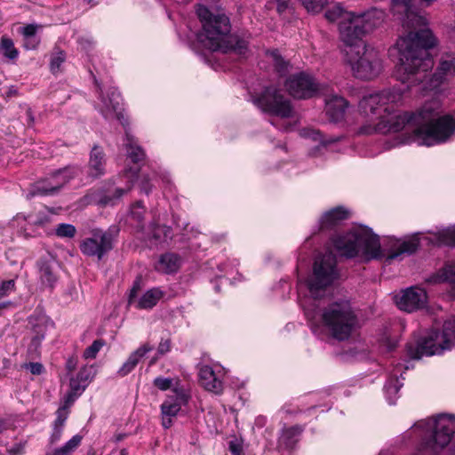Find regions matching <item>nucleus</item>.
<instances>
[{
    "label": "nucleus",
    "mask_w": 455,
    "mask_h": 455,
    "mask_svg": "<svg viewBox=\"0 0 455 455\" xmlns=\"http://www.w3.org/2000/svg\"><path fill=\"white\" fill-rule=\"evenodd\" d=\"M39 26L35 24H28L20 28V33L23 37L36 36V32Z\"/></svg>",
    "instance_id": "09e8293b"
},
{
    "label": "nucleus",
    "mask_w": 455,
    "mask_h": 455,
    "mask_svg": "<svg viewBox=\"0 0 455 455\" xmlns=\"http://www.w3.org/2000/svg\"><path fill=\"white\" fill-rule=\"evenodd\" d=\"M77 362H78V360L75 356H71L67 360L66 368L68 372H72L73 371L76 370V368L77 366Z\"/></svg>",
    "instance_id": "bf43d9fd"
},
{
    "label": "nucleus",
    "mask_w": 455,
    "mask_h": 455,
    "mask_svg": "<svg viewBox=\"0 0 455 455\" xmlns=\"http://www.w3.org/2000/svg\"><path fill=\"white\" fill-rule=\"evenodd\" d=\"M403 369L404 371L408 370L409 365H405L404 367L402 366L401 363H397L396 365H395L394 369L389 373L387 381L384 386L385 397L390 405L395 404L397 399L399 398V391L403 384L399 379L398 374H400V377L402 378V379H403L402 371Z\"/></svg>",
    "instance_id": "aec40b11"
},
{
    "label": "nucleus",
    "mask_w": 455,
    "mask_h": 455,
    "mask_svg": "<svg viewBox=\"0 0 455 455\" xmlns=\"http://www.w3.org/2000/svg\"><path fill=\"white\" fill-rule=\"evenodd\" d=\"M396 345H397V340L390 339V338H387L384 340V344H383V346L385 347V348L387 352L393 351L395 348Z\"/></svg>",
    "instance_id": "052dcab7"
},
{
    "label": "nucleus",
    "mask_w": 455,
    "mask_h": 455,
    "mask_svg": "<svg viewBox=\"0 0 455 455\" xmlns=\"http://www.w3.org/2000/svg\"><path fill=\"white\" fill-rule=\"evenodd\" d=\"M15 287L14 279L0 281V299L13 292L15 291Z\"/></svg>",
    "instance_id": "a19ab883"
},
{
    "label": "nucleus",
    "mask_w": 455,
    "mask_h": 455,
    "mask_svg": "<svg viewBox=\"0 0 455 455\" xmlns=\"http://www.w3.org/2000/svg\"><path fill=\"white\" fill-rule=\"evenodd\" d=\"M275 1L279 4L278 10L281 11L282 9H284L287 7V4L290 0H275Z\"/></svg>",
    "instance_id": "69168bd1"
},
{
    "label": "nucleus",
    "mask_w": 455,
    "mask_h": 455,
    "mask_svg": "<svg viewBox=\"0 0 455 455\" xmlns=\"http://www.w3.org/2000/svg\"><path fill=\"white\" fill-rule=\"evenodd\" d=\"M11 304H12V303H11V301H7V302L0 303V309H1V308H4V307H8V306H10Z\"/></svg>",
    "instance_id": "774afa93"
},
{
    "label": "nucleus",
    "mask_w": 455,
    "mask_h": 455,
    "mask_svg": "<svg viewBox=\"0 0 455 455\" xmlns=\"http://www.w3.org/2000/svg\"><path fill=\"white\" fill-rule=\"evenodd\" d=\"M114 236L108 231L95 228L92 230V236L85 238L80 243L83 254L97 257L101 259L105 254L113 249Z\"/></svg>",
    "instance_id": "4468645a"
},
{
    "label": "nucleus",
    "mask_w": 455,
    "mask_h": 455,
    "mask_svg": "<svg viewBox=\"0 0 455 455\" xmlns=\"http://www.w3.org/2000/svg\"><path fill=\"white\" fill-rule=\"evenodd\" d=\"M339 276L336 257L331 252L318 256L313 274L299 279V299L307 324L317 338L347 339L358 326V318L349 300L334 299L326 305L323 301L326 290Z\"/></svg>",
    "instance_id": "f03ea898"
},
{
    "label": "nucleus",
    "mask_w": 455,
    "mask_h": 455,
    "mask_svg": "<svg viewBox=\"0 0 455 455\" xmlns=\"http://www.w3.org/2000/svg\"><path fill=\"white\" fill-rule=\"evenodd\" d=\"M139 289V282H136L130 291L128 299L129 305L134 306L136 308L139 309L152 308L164 296V292L159 288H152L148 290L138 300H136L135 297Z\"/></svg>",
    "instance_id": "6ab92c4d"
},
{
    "label": "nucleus",
    "mask_w": 455,
    "mask_h": 455,
    "mask_svg": "<svg viewBox=\"0 0 455 455\" xmlns=\"http://www.w3.org/2000/svg\"><path fill=\"white\" fill-rule=\"evenodd\" d=\"M197 16L202 23L198 41L207 49L224 53L243 55L248 50L249 36L230 34V22L225 14H213L206 7L199 5Z\"/></svg>",
    "instance_id": "423d86ee"
},
{
    "label": "nucleus",
    "mask_w": 455,
    "mask_h": 455,
    "mask_svg": "<svg viewBox=\"0 0 455 455\" xmlns=\"http://www.w3.org/2000/svg\"><path fill=\"white\" fill-rule=\"evenodd\" d=\"M182 263L181 258L174 252H166L160 256L156 264V271L164 274L176 273Z\"/></svg>",
    "instance_id": "c85d7f7f"
},
{
    "label": "nucleus",
    "mask_w": 455,
    "mask_h": 455,
    "mask_svg": "<svg viewBox=\"0 0 455 455\" xmlns=\"http://www.w3.org/2000/svg\"><path fill=\"white\" fill-rule=\"evenodd\" d=\"M98 108L105 119H117L123 126H126V121L123 114L121 95L116 88H109L106 96L100 92V105Z\"/></svg>",
    "instance_id": "dca6fc26"
},
{
    "label": "nucleus",
    "mask_w": 455,
    "mask_h": 455,
    "mask_svg": "<svg viewBox=\"0 0 455 455\" xmlns=\"http://www.w3.org/2000/svg\"><path fill=\"white\" fill-rule=\"evenodd\" d=\"M153 346L148 343H145L138 347L135 351H133L126 359V361L122 364V366L117 371V374L120 377H124L132 372L135 367L138 365L140 361L150 351L153 350Z\"/></svg>",
    "instance_id": "393cba45"
},
{
    "label": "nucleus",
    "mask_w": 455,
    "mask_h": 455,
    "mask_svg": "<svg viewBox=\"0 0 455 455\" xmlns=\"http://www.w3.org/2000/svg\"><path fill=\"white\" fill-rule=\"evenodd\" d=\"M429 283H449L451 285V293L455 296V261L446 263L428 279Z\"/></svg>",
    "instance_id": "c756f323"
},
{
    "label": "nucleus",
    "mask_w": 455,
    "mask_h": 455,
    "mask_svg": "<svg viewBox=\"0 0 455 455\" xmlns=\"http://www.w3.org/2000/svg\"><path fill=\"white\" fill-rule=\"evenodd\" d=\"M302 430L299 426L283 427L278 439V449L287 451L293 449L299 440Z\"/></svg>",
    "instance_id": "a878e982"
},
{
    "label": "nucleus",
    "mask_w": 455,
    "mask_h": 455,
    "mask_svg": "<svg viewBox=\"0 0 455 455\" xmlns=\"http://www.w3.org/2000/svg\"><path fill=\"white\" fill-rule=\"evenodd\" d=\"M427 234L431 236L428 237L420 232L405 239L388 236L381 243L371 228L359 225L343 235H337L333 238L332 243L341 256L361 257L365 260L384 259L387 263L402 260L404 255L414 253L421 239L434 245L455 247V226L435 228Z\"/></svg>",
    "instance_id": "20e7f679"
},
{
    "label": "nucleus",
    "mask_w": 455,
    "mask_h": 455,
    "mask_svg": "<svg viewBox=\"0 0 455 455\" xmlns=\"http://www.w3.org/2000/svg\"><path fill=\"white\" fill-rule=\"evenodd\" d=\"M427 292L419 287H410L395 297L397 307L403 311L412 312L427 303Z\"/></svg>",
    "instance_id": "a211bd4d"
},
{
    "label": "nucleus",
    "mask_w": 455,
    "mask_h": 455,
    "mask_svg": "<svg viewBox=\"0 0 455 455\" xmlns=\"http://www.w3.org/2000/svg\"><path fill=\"white\" fill-rule=\"evenodd\" d=\"M325 17L330 21L339 20L340 38L344 44H351L379 27L384 20L385 13L382 10L372 9L355 14L345 11L340 5H334L325 12Z\"/></svg>",
    "instance_id": "0eeeda50"
},
{
    "label": "nucleus",
    "mask_w": 455,
    "mask_h": 455,
    "mask_svg": "<svg viewBox=\"0 0 455 455\" xmlns=\"http://www.w3.org/2000/svg\"><path fill=\"white\" fill-rule=\"evenodd\" d=\"M347 61L353 74L360 79L370 80L378 76L382 70V61L378 51L368 47L362 37L351 44H345Z\"/></svg>",
    "instance_id": "6e6552de"
},
{
    "label": "nucleus",
    "mask_w": 455,
    "mask_h": 455,
    "mask_svg": "<svg viewBox=\"0 0 455 455\" xmlns=\"http://www.w3.org/2000/svg\"><path fill=\"white\" fill-rule=\"evenodd\" d=\"M404 445L412 447V455H437L452 439L455 446V415L439 413L417 421L401 436ZM379 455H399L395 448L382 450Z\"/></svg>",
    "instance_id": "39448f33"
},
{
    "label": "nucleus",
    "mask_w": 455,
    "mask_h": 455,
    "mask_svg": "<svg viewBox=\"0 0 455 455\" xmlns=\"http://www.w3.org/2000/svg\"><path fill=\"white\" fill-rule=\"evenodd\" d=\"M228 451L230 455H244L242 441L237 438L229 441Z\"/></svg>",
    "instance_id": "c03bdc74"
},
{
    "label": "nucleus",
    "mask_w": 455,
    "mask_h": 455,
    "mask_svg": "<svg viewBox=\"0 0 455 455\" xmlns=\"http://www.w3.org/2000/svg\"><path fill=\"white\" fill-rule=\"evenodd\" d=\"M106 156L103 149L99 146H94L90 153L87 173L90 177L96 179L105 174L106 172Z\"/></svg>",
    "instance_id": "5701e85b"
},
{
    "label": "nucleus",
    "mask_w": 455,
    "mask_h": 455,
    "mask_svg": "<svg viewBox=\"0 0 455 455\" xmlns=\"http://www.w3.org/2000/svg\"><path fill=\"white\" fill-rule=\"evenodd\" d=\"M126 155L133 164H140L145 160L146 154L139 145L137 140L131 134L129 129L125 128V140L124 143Z\"/></svg>",
    "instance_id": "bb28decb"
},
{
    "label": "nucleus",
    "mask_w": 455,
    "mask_h": 455,
    "mask_svg": "<svg viewBox=\"0 0 455 455\" xmlns=\"http://www.w3.org/2000/svg\"><path fill=\"white\" fill-rule=\"evenodd\" d=\"M308 12H317L327 4L328 0H300Z\"/></svg>",
    "instance_id": "ea45409f"
},
{
    "label": "nucleus",
    "mask_w": 455,
    "mask_h": 455,
    "mask_svg": "<svg viewBox=\"0 0 455 455\" xmlns=\"http://www.w3.org/2000/svg\"><path fill=\"white\" fill-rule=\"evenodd\" d=\"M349 212L342 207L339 206L326 212L321 218L320 223L322 228H331L340 221L348 219Z\"/></svg>",
    "instance_id": "7c9ffc66"
},
{
    "label": "nucleus",
    "mask_w": 455,
    "mask_h": 455,
    "mask_svg": "<svg viewBox=\"0 0 455 455\" xmlns=\"http://www.w3.org/2000/svg\"><path fill=\"white\" fill-rule=\"evenodd\" d=\"M69 409L67 406H60L56 412L55 424L64 425L68 417Z\"/></svg>",
    "instance_id": "a18cd8bd"
},
{
    "label": "nucleus",
    "mask_w": 455,
    "mask_h": 455,
    "mask_svg": "<svg viewBox=\"0 0 455 455\" xmlns=\"http://www.w3.org/2000/svg\"><path fill=\"white\" fill-rule=\"evenodd\" d=\"M94 376V371L92 366H84L81 368L76 377L84 383V385H88V383L92 379Z\"/></svg>",
    "instance_id": "37998d69"
},
{
    "label": "nucleus",
    "mask_w": 455,
    "mask_h": 455,
    "mask_svg": "<svg viewBox=\"0 0 455 455\" xmlns=\"http://www.w3.org/2000/svg\"><path fill=\"white\" fill-rule=\"evenodd\" d=\"M105 346V341L103 339H96L92 342V344L88 347L84 351L83 356L85 359H94L100 350Z\"/></svg>",
    "instance_id": "58836bf2"
},
{
    "label": "nucleus",
    "mask_w": 455,
    "mask_h": 455,
    "mask_svg": "<svg viewBox=\"0 0 455 455\" xmlns=\"http://www.w3.org/2000/svg\"><path fill=\"white\" fill-rule=\"evenodd\" d=\"M191 400V392L188 388L176 386L172 388L160 405L161 425L164 429H169L174 423V419L185 414L186 407Z\"/></svg>",
    "instance_id": "9b49d317"
},
{
    "label": "nucleus",
    "mask_w": 455,
    "mask_h": 455,
    "mask_svg": "<svg viewBox=\"0 0 455 455\" xmlns=\"http://www.w3.org/2000/svg\"><path fill=\"white\" fill-rule=\"evenodd\" d=\"M64 425L55 424L53 423L52 433L50 436V442L52 443H57L60 440L62 433H63Z\"/></svg>",
    "instance_id": "8fccbe9b"
},
{
    "label": "nucleus",
    "mask_w": 455,
    "mask_h": 455,
    "mask_svg": "<svg viewBox=\"0 0 455 455\" xmlns=\"http://www.w3.org/2000/svg\"><path fill=\"white\" fill-rule=\"evenodd\" d=\"M289 93L294 98L307 99L317 91V84L312 76L299 73L290 76L285 82Z\"/></svg>",
    "instance_id": "f3484780"
},
{
    "label": "nucleus",
    "mask_w": 455,
    "mask_h": 455,
    "mask_svg": "<svg viewBox=\"0 0 455 455\" xmlns=\"http://www.w3.org/2000/svg\"><path fill=\"white\" fill-rule=\"evenodd\" d=\"M142 203L143 201H135L130 209V219L131 220L137 222L136 228L138 229V232H141L144 229V227L141 224L143 214L145 213Z\"/></svg>",
    "instance_id": "e433bc0d"
},
{
    "label": "nucleus",
    "mask_w": 455,
    "mask_h": 455,
    "mask_svg": "<svg viewBox=\"0 0 455 455\" xmlns=\"http://www.w3.org/2000/svg\"><path fill=\"white\" fill-rule=\"evenodd\" d=\"M226 370L220 364H204L198 371L199 383L207 391L220 395L224 390Z\"/></svg>",
    "instance_id": "2eb2a0df"
},
{
    "label": "nucleus",
    "mask_w": 455,
    "mask_h": 455,
    "mask_svg": "<svg viewBox=\"0 0 455 455\" xmlns=\"http://www.w3.org/2000/svg\"><path fill=\"white\" fill-rule=\"evenodd\" d=\"M176 226L182 230L183 239L190 242L192 249H206V247H203L202 245V240L206 238L205 235L202 234L194 227H190L188 223L181 220L177 221Z\"/></svg>",
    "instance_id": "cd10ccee"
},
{
    "label": "nucleus",
    "mask_w": 455,
    "mask_h": 455,
    "mask_svg": "<svg viewBox=\"0 0 455 455\" xmlns=\"http://www.w3.org/2000/svg\"><path fill=\"white\" fill-rule=\"evenodd\" d=\"M402 98L401 90L396 89L363 95L358 103L359 113L376 123L362 125L358 133L387 134L407 129L427 147L445 142L455 134V114L440 116L441 104L438 100L426 102L416 112L398 114L395 107Z\"/></svg>",
    "instance_id": "f257e3e1"
},
{
    "label": "nucleus",
    "mask_w": 455,
    "mask_h": 455,
    "mask_svg": "<svg viewBox=\"0 0 455 455\" xmlns=\"http://www.w3.org/2000/svg\"><path fill=\"white\" fill-rule=\"evenodd\" d=\"M251 101L263 112L281 118H288L292 115L291 101L275 85L267 86L259 95L252 96Z\"/></svg>",
    "instance_id": "9d476101"
},
{
    "label": "nucleus",
    "mask_w": 455,
    "mask_h": 455,
    "mask_svg": "<svg viewBox=\"0 0 455 455\" xmlns=\"http://www.w3.org/2000/svg\"><path fill=\"white\" fill-rule=\"evenodd\" d=\"M131 189V187H127L126 188H116L114 194H108L104 195L100 199H119L123 196H127L128 191Z\"/></svg>",
    "instance_id": "de8ad7c7"
},
{
    "label": "nucleus",
    "mask_w": 455,
    "mask_h": 455,
    "mask_svg": "<svg viewBox=\"0 0 455 455\" xmlns=\"http://www.w3.org/2000/svg\"><path fill=\"white\" fill-rule=\"evenodd\" d=\"M10 427V424L8 421L4 419L0 418V435L3 434L5 430H7Z\"/></svg>",
    "instance_id": "0e129e2a"
},
{
    "label": "nucleus",
    "mask_w": 455,
    "mask_h": 455,
    "mask_svg": "<svg viewBox=\"0 0 455 455\" xmlns=\"http://www.w3.org/2000/svg\"><path fill=\"white\" fill-rule=\"evenodd\" d=\"M66 60V53L60 48H54L50 58V70L52 74L61 71V66Z\"/></svg>",
    "instance_id": "c9c22d12"
},
{
    "label": "nucleus",
    "mask_w": 455,
    "mask_h": 455,
    "mask_svg": "<svg viewBox=\"0 0 455 455\" xmlns=\"http://www.w3.org/2000/svg\"><path fill=\"white\" fill-rule=\"evenodd\" d=\"M81 442L82 436L76 435L68 442H66L62 446L55 449L52 455H72L74 451L79 447Z\"/></svg>",
    "instance_id": "72a5a7b5"
},
{
    "label": "nucleus",
    "mask_w": 455,
    "mask_h": 455,
    "mask_svg": "<svg viewBox=\"0 0 455 455\" xmlns=\"http://www.w3.org/2000/svg\"><path fill=\"white\" fill-rule=\"evenodd\" d=\"M78 43L83 50L89 51L92 48L94 42L91 36H80Z\"/></svg>",
    "instance_id": "5fc2aeb1"
},
{
    "label": "nucleus",
    "mask_w": 455,
    "mask_h": 455,
    "mask_svg": "<svg viewBox=\"0 0 455 455\" xmlns=\"http://www.w3.org/2000/svg\"><path fill=\"white\" fill-rule=\"evenodd\" d=\"M218 268L219 270L221 272V273H228V271L227 270V265L226 264H220L218 265Z\"/></svg>",
    "instance_id": "338daca9"
},
{
    "label": "nucleus",
    "mask_w": 455,
    "mask_h": 455,
    "mask_svg": "<svg viewBox=\"0 0 455 455\" xmlns=\"http://www.w3.org/2000/svg\"><path fill=\"white\" fill-rule=\"evenodd\" d=\"M0 50L9 60H15L19 56V51L15 48L12 39L6 36L1 37Z\"/></svg>",
    "instance_id": "f704fd0d"
},
{
    "label": "nucleus",
    "mask_w": 455,
    "mask_h": 455,
    "mask_svg": "<svg viewBox=\"0 0 455 455\" xmlns=\"http://www.w3.org/2000/svg\"><path fill=\"white\" fill-rule=\"evenodd\" d=\"M455 345V319L444 322L442 331H432L421 338L417 347H407V354L411 359H420L422 356L441 355L450 350Z\"/></svg>",
    "instance_id": "1a4fd4ad"
},
{
    "label": "nucleus",
    "mask_w": 455,
    "mask_h": 455,
    "mask_svg": "<svg viewBox=\"0 0 455 455\" xmlns=\"http://www.w3.org/2000/svg\"><path fill=\"white\" fill-rule=\"evenodd\" d=\"M79 172V168L76 166H68L57 170L51 178L40 180L32 185L28 196L42 197L54 196L66 183L77 176Z\"/></svg>",
    "instance_id": "f8f14e48"
},
{
    "label": "nucleus",
    "mask_w": 455,
    "mask_h": 455,
    "mask_svg": "<svg viewBox=\"0 0 455 455\" xmlns=\"http://www.w3.org/2000/svg\"><path fill=\"white\" fill-rule=\"evenodd\" d=\"M76 233V228L72 224L61 223L55 228V234L60 238H73Z\"/></svg>",
    "instance_id": "4c0bfd02"
},
{
    "label": "nucleus",
    "mask_w": 455,
    "mask_h": 455,
    "mask_svg": "<svg viewBox=\"0 0 455 455\" xmlns=\"http://www.w3.org/2000/svg\"><path fill=\"white\" fill-rule=\"evenodd\" d=\"M348 102L340 96L331 95L325 100V112L330 121L338 123L343 120Z\"/></svg>",
    "instance_id": "4be33fe9"
},
{
    "label": "nucleus",
    "mask_w": 455,
    "mask_h": 455,
    "mask_svg": "<svg viewBox=\"0 0 455 455\" xmlns=\"http://www.w3.org/2000/svg\"><path fill=\"white\" fill-rule=\"evenodd\" d=\"M7 455H22L24 452V444L17 443L7 449Z\"/></svg>",
    "instance_id": "6e6d98bb"
},
{
    "label": "nucleus",
    "mask_w": 455,
    "mask_h": 455,
    "mask_svg": "<svg viewBox=\"0 0 455 455\" xmlns=\"http://www.w3.org/2000/svg\"><path fill=\"white\" fill-rule=\"evenodd\" d=\"M171 340L169 339H162L157 347V355L162 356L170 352Z\"/></svg>",
    "instance_id": "864d4df0"
},
{
    "label": "nucleus",
    "mask_w": 455,
    "mask_h": 455,
    "mask_svg": "<svg viewBox=\"0 0 455 455\" xmlns=\"http://www.w3.org/2000/svg\"><path fill=\"white\" fill-rule=\"evenodd\" d=\"M23 367L28 370L34 375H40L44 371V366L40 363H25Z\"/></svg>",
    "instance_id": "3c124183"
},
{
    "label": "nucleus",
    "mask_w": 455,
    "mask_h": 455,
    "mask_svg": "<svg viewBox=\"0 0 455 455\" xmlns=\"http://www.w3.org/2000/svg\"><path fill=\"white\" fill-rule=\"evenodd\" d=\"M153 384L156 387H157L161 391H166L172 387L173 386V379L172 378H164V377H156Z\"/></svg>",
    "instance_id": "79ce46f5"
},
{
    "label": "nucleus",
    "mask_w": 455,
    "mask_h": 455,
    "mask_svg": "<svg viewBox=\"0 0 455 455\" xmlns=\"http://www.w3.org/2000/svg\"><path fill=\"white\" fill-rule=\"evenodd\" d=\"M141 232L144 235L143 238L146 241H149L154 245L166 243L172 237V232L170 227L156 223L150 224Z\"/></svg>",
    "instance_id": "b1692460"
},
{
    "label": "nucleus",
    "mask_w": 455,
    "mask_h": 455,
    "mask_svg": "<svg viewBox=\"0 0 455 455\" xmlns=\"http://www.w3.org/2000/svg\"><path fill=\"white\" fill-rule=\"evenodd\" d=\"M36 266L37 277L41 286L53 288L58 281L56 261L53 259H40Z\"/></svg>",
    "instance_id": "412c9836"
},
{
    "label": "nucleus",
    "mask_w": 455,
    "mask_h": 455,
    "mask_svg": "<svg viewBox=\"0 0 455 455\" xmlns=\"http://www.w3.org/2000/svg\"><path fill=\"white\" fill-rule=\"evenodd\" d=\"M266 56L280 76H284L289 71V61L285 60L277 50L267 51Z\"/></svg>",
    "instance_id": "2f4dec72"
},
{
    "label": "nucleus",
    "mask_w": 455,
    "mask_h": 455,
    "mask_svg": "<svg viewBox=\"0 0 455 455\" xmlns=\"http://www.w3.org/2000/svg\"><path fill=\"white\" fill-rule=\"evenodd\" d=\"M46 327V323L44 321L34 325L31 341L28 347L29 352L37 351V349L41 346L42 341L45 338Z\"/></svg>",
    "instance_id": "473e14b6"
},
{
    "label": "nucleus",
    "mask_w": 455,
    "mask_h": 455,
    "mask_svg": "<svg viewBox=\"0 0 455 455\" xmlns=\"http://www.w3.org/2000/svg\"><path fill=\"white\" fill-rule=\"evenodd\" d=\"M140 168H128L124 170V175L127 179V182L131 183L138 177Z\"/></svg>",
    "instance_id": "4d7b16f0"
},
{
    "label": "nucleus",
    "mask_w": 455,
    "mask_h": 455,
    "mask_svg": "<svg viewBox=\"0 0 455 455\" xmlns=\"http://www.w3.org/2000/svg\"><path fill=\"white\" fill-rule=\"evenodd\" d=\"M78 395V394L74 393L73 391L70 390L68 394L66 395L62 406H67V408L69 409V407L73 404V403L75 402Z\"/></svg>",
    "instance_id": "13d9d810"
},
{
    "label": "nucleus",
    "mask_w": 455,
    "mask_h": 455,
    "mask_svg": "<svg viewBox=\"0 0 455 455\" xmlns=\"http://www.w3.org/2000/svg\"><path fill=\"white\" fill-rule=\"evenodd\" d=\"M69 209L70 206L61 204L52 208H44L36 213H31L28 216L18 214L14 219V222L21 225L26 235H33L32 233L52 221V215L69 213Z\"/></svg>",
    "instance_id": "ddd939ff"
},
{
    "label": "nucleus",
    "mask_w": 455,
    "mask_h": 455,
    "mask_svg": "<svg viewBox=\"0 0 455 455\" xmlns=\"http://www.w3.org/2000/svg\"><path fill=\"white\" fill-rule=\"evenodd\" d=\"M391 10L403 27L420 28L426 19L415 8L414 0H392ZM436 44V40L427 28L411 31L396 43L399 53L398 79L408 87L423 84L424 90L436 89L441 84L455 75V53L445 52L433 75H429L434 61L428 50Z\"/></svg>",
    "instance_id": "7ed1b4c3"
},
{
    "label": "nucleus",
    "mask_w": 455,
    "mask_h": 455,
    "mask_svg": "<svg viewBox=\"0 0 455 455\" xmlns=\"http://www.w3.org/2000/svg\"><path fill=\"white\" fill-rule=\"evenodd\" d=\"M267 423V418L259 415L255 419V426L258 427H263Z\"/></svg>",
    "instance_id": "680f3d73"
},
{
    "label": "nucleus",
    "mask_w": 455,
    "mask_h": 455,
    "mask_svg": "<svg viewBox=\"0 0 455 455\" xmlns=\"http://www.w3.org/2000/svg\"><path fill=\"white\" fill-rule=\"evenodd\" d=\"M24 47L27 50H35L40 44V38L37 36L23 37Z\"/></svg>",
    "instance_id": "603ef678"
},
{
    "label": "nucleus",
    "mask_w": 455,
    "mask_h": 455,
    "mask_svg": "<svg viewBox=\"0 0 455 455\" xmlns=\"http://www.w3.org/2000/svg\"><path fill=\"white\" fill-rule=\"evenodd\" d=\"M69 385H70V390L78 395H81L84 391L85 387H87L86 385L82 383V381L77 377L71 378Z\"/></svg>",
    "instance_id": "49530a36"
},
{
    "label": "nucleus",
    "mask_w": 455,
    "mask_h": 455,
    "mask_svg": "<svg viewBox=\"0 0 455 455\" xmlns=\"http://www.w3.org/2000/svg\"><path fill=\"white\" fill-rule=\"evenodd\" d=\"M307 136L312 137L314 140H320L321 142H324L323 140V135L317 131H310Z\"/></svg>",
    "instance_id": "e2e57ef3"
}]
</instances>
